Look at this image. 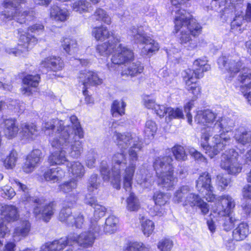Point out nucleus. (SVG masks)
Listing matches in <instances>:
<instances>
[{"label": "nucleus", "mask_w": 251, "mask_h": 251, "mask_svg": "<svg viewBox=\"0 0 251 251\" xmlns=\"http://www.w3.org/2000/svg\"><path fill=\"white\" fill-rule=\"evenodd\" d=\"M1 219L7 222L15 221L18 217L17 208L12 205H5L0 209Z\"/></svg>", "instance_id": "obj_29"}, {"label": "nucleus", "mask_w": 251, "mask_h": 251, "mask_svg": "<svg viewBox=\"0 0 251 251\" xmlns=\"http://www.w3.org/2000/svg\"><path fill=\"white\" fill-rule=\"evenodd\" d=\"M68 172L73 176V178L77 180L81 179L85 173V168L79 161L69 162L66 164Z\"/></svg>", "instance_id": "obj_27"}, {"label": "nucleus", "mask_w": 251, "mask_h": 251, "mask_svg": "<svg viewBox=\"0 0 251 251\" xmlns=\"http://www.w3.org/2000/svg\"><path fill=\"white\" fill-rule=\"evenodd\" d=\"M91 18L93 22H103L107 25L111 23V20L107 12L103 9L97 8Z\"/></svg>", "instance_id": "obj_38"}, {"label": "nucleus", "mask_w": 251, "mask_h": 251, "mask_svg": "<svg viewBox=\"0 0 251 251\" xmlns=\"http://www.w3.org/2000/svg\"><path fill=\"white\" fill-rule=\"evenodd\" d=\"M217 208L214 212L219 216L223 217V226L226 231L232 229L234 223L236 221L235 218L231 216V210L235 206L234 200L229 195H223L218 199Z\"/></svg>", "instance_id": "obj_11"}, {"label": "nucleus", "mask_w": 251, "mask_h": 251, "mask_svg": "<svg viewBox=\"0 0 251 251\" xmlns=\"http://www.w3.org/2000/svg\"><path fill=\"white\" fill-rule=\"evenodd\" d=\"M92 34L98 41H104L113 35L106 27L101 26L95 27L92 30Z\"/></svg>", "instance_id": "obj_40"}, {"label": "nucleus", "mask_w": 251, "mask_h": 251, "mask_svg": "<svg viewBox=\"0 0 251 251\" xmlns=\"http://www.w3.org/2000/svg\"><path fill=\"white\" fill-rule=\"evenodd\" d=\"M61 46L63 50L67 53H69L77 47V42L75 40L70 38H65L61 41Z\"/></svg>", "instance_id": "obj_51"}, {"label": "nucleus", "mask_w": 251, "mask_h": 251, "mask_svg": "<svg viewBox=\"0 0 251 251\" xmlns=\"http://www.w3.org/2000/svg\"><path fill=\"white\" fill-rule=\"evenodd\" d=\"M172 152L176 159L177 160L185 161L187 159L184 148L180 145H176L172 148Z\"/></svg>", "instance_id": "obj_52"}, {"label": "nucleus", "mask_w": 251, "mask_h": 251, "mask_svg": "<svg viewBox=\"0 0 251 251\" xmlns=\"http://www.w3.org/2000/svg\"><path fill=\"white\" fill-rule=\"evenodd\" d=\"M65 173L60 167L47 170L44 174V177L46 181L52 183L61 181L65 176Z\"/></svg>", "instance_id": "obj_28"}, {"label": "nucleus", "mask_w": 251, "mask_h": 251, "mask_svg": "<svg viewBox=\"0 0 251 251\" xmlns=\"http://www.w3.org/2000/svg\"><path fill=\"white\" fill-rule=\"evenodd\" d=\"M40 81V76L39 75H27L23 79V86L21 91L23 95L29 96L32 94L33 89L36 88Z\"/></svg>", "instance_id": "obj_23"}, {"label": "nucleus", "mask_w": 251, "mask_h": 251, "mask_svg": "<svg viewBox=\"0 0 251 251\" xmlns=\"http://www.w3.org/2000/svg\"><path fill=\"white\" fill-rule=\"evenodd\" d=\"M183 205L184 206L189 205L191 207L196 206L201 210L203 215L208 214L209 210L208 204L204 202L199 195L196 194L192 191L189 195L186 196Z\"/></svg>", "instance_id": "obj_21"}, {"label": "nucleus", "mask_w": 251, "mask_h": 251, "mask_svg": "<svg viewBox=\"0 0 251 251\" xmlns=\"http://www.w3.org/2000/svg\"><path fill=\"white\" fill-rule=\"evenodd\" d=\"M173 159L170 156L159 157L153 162V167L158 177V184L163 188L169 190L173 189L177 179L174 174L172 164Z\"/></svg>", "instance_id": "obj_7"}, {"label": "nucleus", "mask_w": 251, "mask_h": 251, "mask_svg": "<svg viewBox=\"0 0 251 251\" xmlns=\"http://www.w3.org/2000/svg\"><path fill=\"white\" fill-rule=\"evenodd\" d=\"M147 172L148 171L144 169L141 170L136 176L137 183L144 188H148L151 184V179L150 176H147Z\"/></svg>", "instance_id": "obj_46"}, {"label": "nucleus", "mask_w": 251, "mask_h": 251, "mask_svg": "<svg viewBox=\"0 0 251 251\" xmlns=\"http://www.w3.org/2000/svg\"><path fill=\"white\" fill-rule=\"evenodd\" d=\"M87 231H84L79 235L73 233L66 238H61L52 242L47 243L41 248V251H59L68 243L73 241L75 244H77L83 248L92 247L96 238V234L101 231V227L98 226L96 221L91 220Z\"/></svg>", "instance_id": "obj_5"}, {"label": "nucleus", "mask_w": 251, "mask_h": 251, "mask_svg": "<svg viewBox=\"0 0 251 251\" xmlns=\"http://www.w3.org/2000/svg\"><path fill=\"white\" fill-rule=\"evenodd\" d=\"M173 246V241L171 239L165 238L158 242L157 247L160 251H171Z\"/></svg>", "instance_id": "obj_54"}, {"label": "nucleus", "mask_w": 251, "mask_h": 251, "mask_svg": "<svg viewBox=\"0 0 251 251\" xmlns=\"http://www.w3.org/2000/svg\"><path fill=\"white\" fill-rule=\"evenodd\" d=\"M218 64L221 69L225 68L231 75L233 76L239 71L242 63L239 58L233 59L232 57L222 56L218 60Z\"/></svg>", "instance_id": "obj_22"}, {"label": "nucleus", "mask_w": 251, "mask_h": 251, "mask_svg": "<svg viewBox=\"0 0 251 251\" xmlns=\"http://www.w3.org/2000/svg\"><path fill=\"white\" fill-rule=\"evenodd\" d=\"M126 104L123 101L114 100L111 107V112L113 117H118L125 114Z\"/></svg>", "instance_id": "obj_42"}, {"label": "nucleus", "mask_w": 251, "mask_h": 251, "mask_svg": "<svg viewBox=\"0 0 251 251\" xmlns=\"http://www.w3.org/2000/svg\"><path fill=\"white\" fill-rule=\"evenodd\" d=\"M78 78L79 82L82 83L84 87L88 88V86L100 85L102 83V79L93 71L85 70L81 72Z\"/></svg>", "instance_id": "obj_25"}, {"label": "nucleus", "mask_w": 251, "mask_h": 251, "mask_svg": "<svg viewBox=\"0 0 251 251\" xmlns=\"http://www.w3.org/2000/svg\"><path fill=\"white\" fill-rule=\"evenodd\" d=\"M112 38L113 40H109L108 42H105L97 46L96 50L100 55L107 56L113 53L114 49L117 46L116 38H118L113 36Z\"/></svg>", "instance_id": "obj_31"}, {"label": "nucleus", "mask_w": 251, "mask_h": 251, "mask_svg": "<svg viewBox=\"0 0 251 251\" xmlns=\"http://www.w3.org/2000/svg\"><path fill=\"white\" fill-rule=\"evenodd\" d=\"M216 118L217 114L209 109L199 111L195 116V122L204 126L201 130V144L209 142L210 137L213 135L212 130Z\"/></svg>", "instance_id": "obj_13"}, {"label": "nucleus", "mask_w": 251, "mask_h": 251, "mask_svg": "<svg viewBox=\"0 0 251 251\" xmlns=\"http://www.w3.org/2000/svg\"><path fill=\"white\" fill-rule=\"evenodd\" d=\"M118 223V219L113 215L109 216L105 220V226L103 231L105 233H112L116 229V226Z\"/></svg>", "instance_id": "obj_47"}, {"label": "nucleus", "mask_w": 251, "mask_h": 251, "mask_svg": "<svg viewBox=\"0 0 251 251\" xmlns=\"http://www.w3.org/2000/svg\"><path fill=\"white\" fill-rule=\"evenodd\" d=\"M237 152L231 149L226 151L221 156V167L229 174L236 175L242 170V167L237 160Z\"/></svg>", "instance_id": "obj_17"}, {"label": "nucleus", "mask_w": 251, "mask_h": 251, "mask_svg": "<svg viewBox=\"0 0 251 251\" xmlns=\"http://www.w3.org/2000/svg\"><path fill=\"white\" fill-rule=\"evenodd\" d=\"M234 126V122L228 118L221 117L215 123L211 139L208 144H201L205 153L211 158L225 150L229 144L230 138L226 136V133L231 131Z\"/></svg>", "instance_id": "obj_3"}, {"label": "nucleus", "mask_w": 251, "mask_h": 251, "mask_svg": "<svg viewBox=\"0 0 251 251\" xmlns=\"http://www.w3.org/2000/svg\"><path fill=\"white\" fill-rule=\"evenodd\" d=\"M142 230L144 234L147 236H150L153 232L154 229L153 222L149 219H143L141 223Z\"/></svg>", "instance_id": "obj_50"}, {"label": "nucleus", "mask_w": 251, "mask_h": 251, "mask_svg": "<svg viewBox=\"0 0 251 251\" xmlns=\"http://www.w3.org/2000/svg\"><path fill=\"white\" fill-rule=\"evenodd\" d=\"M234 9L231 10L232 12H234L235 17L233 21L231 23V29H235L240 27L245 21L244 16L242 15V11L240 8H237L235 6L233 7Z\"/></svg>", "instance_id": "obj_44"}, {"label": "nucleus", "mask_w": 251, "mask_h": 251, "mask_svg": "<svg viewBox=\"0 0 251 251\" xmlns=\"http://www.w3.org/2000/svg\"><path fill=\"white\" fill-rule=\"evenodd\" d=\"M196 188L200 193L204 196L209 202H218L220 197L216 198L213 193V187L211 184V176L207 172L202 173L196 181Z\"/></svg>", "instance_id": "obj_18"}, {"label": "nucleus", "mask_w": 251, "mask_h": 251, "mask_svg": "<svg viewBox=\"0 0 251 251\" xmlns=\"http://www.w3.org/2000/svg\"><path fill=\"white\" fill-rule=\"evenodd\" d=\"M249 234V227L247 223H240L233 231V238L236 241L245 239Z\"/></svg>", "instance_id": "obj_35"}, {"label": "nucleus", "mask_w": 251, "mask_h": 251, "mask_svg": "<svg viewBox=\"0 0 251 251\" xmlns=\"http://www.w3.org/2000/svg\"><path fill=\"white\" fill-rule=\"evenodd\" d=\"M25 2V0H4L3 6L5 9H10V11L4 10L1 13V19L10 21L12 19L18 23L23 24L33 19L35 12L32 10L24 11L23 12L18 11V6Z\"/></svg>", "instance_id": "obj_10"}, {"label": "nucleus", "mask_w": 251, "mask_h": 251, "mask_svg": "<svg viewBox=\"0 0 251 251\" xmlns=\"http://www.w3.org/2000/svg\"><path fill=\"white\" fill-rule=\"evenodd\" d=\"M170 198L169 195L160 191L154 193L153 200L155 204L154 210L156 215L162 216L166 213L165 206L169 202Z\"/></svg>", "instance_id": "obj_19"}, {"label": "nucleus", "mask_w": 251, "mask_h": 251, "mask_svg": "<svg viewBox=\"0 0 251 251\" xmlns=\"http://www.w3.org/2000/svg\"><path fill=\"white\" fill-rule=\"evenodd\" d=\"M74 219H73V221L74 223L73 225H68L69 226H74L75 225L76 228H81L84 226V217L83 215L80 213L78 215H75L73 216Z\"/></svg>", "instance_id": "obj_63"}, {"label": "nucleus", "mask_w": 251, "mask_h": 251, "mask_svg": "<svg viewBox=\"0 0 251 251\" xmlns=\"http://www.w3.org/2000/svg\"><path fill=\"white\" fill-rule=\"evenodd\" d=\"M60 151H56L52 153L49 157L48 161L51 165H62L67 164L69 161L66 156V151L60 149Z\"/></svg>", "instance_id": "obj_30"}, {"label": "nucleus", "mask_w": 251, "mask_h": 251, "mask_svg": "<svg viewBox=\"0 0 251 251\" xmlns=\"http://www.w3.org/2000/svg\"><path fill=\"white\" fill-rule=\"evenodd\" d=\"M126 209L129 211H137L140 207L139 201L135 195L130 193L126 200Z\"/></svg>", "instance_id": "obj_45"}, {"label": "nucleus", "mask_w": 251, "mask_h": 251, "mask_svg": "<svg viewBox=\"0 0 251 251\" xmlns=\"http://www.w3.org/2000/svg\"><path fill=\"white\" fill-rule=\"evenodd\" d=\"M4 133L9 138L14 137L18 133L19 128L16 124V121L12 119H8L4 121Z\"/></svg>", "instance_id": "obj_37"}, {"label": "nucleus", "mask_w": 251, "mask_h": 251, "mask_svg": "<svg viewBox=\"0 0 251 251\" xmlns=\"http://www.w3.org/2000/svg\"><path fill=\"white\" fill-rule=\"evenodd\" d=\"M72 128L70 126H65L64 123L58 119H51L45 123L42 129L50 136V141L52 145L53 140L60 139L61 134L67 133Z\"/></svg>", "instance_id": "obj_15"}, {"label": "nucleus", "mask_w": 251, "mask_h": 251, "mask_svg": "<svg viewBox=\"0 0 251 251\" xmlns=\"http://www.w3.org/2000/svg\"><path fill=\"white\" fill-rule=\"evenodd\" d=\"M114 138L116 140L118 148L121 150L120 152H117L112 157V168L111 171L108 169L106 161H102L100 166L101 175L104 181H111L113 187L117 189L120 188V170L124 169L126 164V158L124 153V150L131 147L134 142L135 136H133L130 133L121 134L115 132Z\"/></svg>", "instance_id": "obj_1"}, {"label": "nucleus", "mask_w": 251, "mask_h": 251, "mask_svg": "<svg viewBox=\"0 0 251 251\" xmlns=\"http://www.w3.org/2000/svg\"><path fill=\"white\" fill-rule=\"evenodd\" d=\"M21 133L25 139L33 140L38 135V130L33 123H24L21 125Z\"/></svg>", "instance_id": "obj_33"}, {"label": "nucleus", "mask_w": 251, "mask_h": 251, "mask_svg": "<svg viewBox=\"0 0 251 251\" xmlns=\"http://www.w3.org/2000/svg\"><path fill=\"white\" fill-rule=\"evenodd\" d=\"M77 187V180L75 178H72L69 181H65L60 184L58 189L60 191L65 194H68L75 192Z\"/></svg>", "instance_id": "obj_43"}, {"label": "nucleus", "mask_w": 251, "mask_h": 251, "mask_svg": "<svg viewBox=\"0 0 251 251\" xmlns=\"http://www.w3.org/2000/svg\"><path fill=\"white\" fill-rule=\"evenodd\" d=\"M150 249L149 245L146 246L142 243H130L124 251H147Z\"/></svg>", "instance_id": "obj_58"}, {"label": "nucleus", "mask_w": 251, "mask_h": 251, "mask_svg": "<svg viewBox=\"0 0 251 251\" xmlns=\"http://www.w3.org/2000/svg\"><path fill=\"white\" fill-rule=\"evenodd\" d=\"M143 71V67L139 61L130 64L128 67L124 70L121 73L122 75L134 76L141 74Z\"/></svg>", "instance_id": "obj_39"}, {"label": "nucleus", "mask_w": 251, "mask_h": 251, "mask_svg": "<svg viewBox=\"0 0 251 251\" xmlns=\"http://www.w3.org/2000/svg\"><path fill=\"white\" fill-rule=\"evenodd\" d=\"M207 61L205 59H198L193 63L194 70L188 69L185 70L183 77L188 91H191L193 94L197 96L200 93V88L196 84L198 78L202 77L203 73L210 70V66L207 63Z\"/></svg>", "instance_id": "obj_9"}, {"label": "nucleus", "mask_w": 251, "mask_h": 251, "mask_svg": "<svg viewBox=\"0 0 251 251\" xmlns=\"http://www.w3.org/2000/svg\"><path fill=\"white\" fill-rule=\"evenodd\" d=\"M117 46L114 49V54L111 58V64H108V68L110 71L114 70L115 68L113 67L114 65H121L131 61L133 58V53L129 49L124 46L120 43V39L116 38Z\"/></svg>", "instance_id": "obj_16"}, {"label": "nucleus", "mask_w": 251, "mask_h": 251, "mask_svg": "<svg viewBox=\"0 0 251 251\" xmlns=\"http://www.w3.org/2000/svg\"><path fill=\"white\" fill-rule=\"evenodd\" d=\"M155 123L151 120H148L146 123L145 133L149 138H153L157 130Z\"/></svg>", "instance_id": "obj_55"}, {"label": "nucleus", "mask_w": 251, "mask_h": 251, "mask_svg": "<svg viewBox=\"0 0 251 251\" xmlns=\"http://www.w3.org/2000/svg\"><path fill=\"white\" fill-rule=\"evenodd\" d=\"M129 31L135 42L144 45L142 50V52L144 54L150 56L158 50V43L145 32L142 26H132Z\"/></svg>", "instance_id": "obj_14"}, {"label": "nucleus", "mask_w": 251, "mask_h": 251, "mask_svg": "<svg viewBox=\"0 0 251 251\" xmlns=\"http://www.w3.org/2000/svg\"><path fill=\"white\" fill-rule=\"evenodd\" d=\"M142 148L141 141L139 138H135L133 145L130 147L128 150V166H125V175L124 176V188L126 191L130 192L132 184V178L135 172L136 163L138 160V152Z\"/></svg>", "instance_id": "obj_12"}, {"label": "nucleus", "mask_w": 251, "mask_h": 251, "mask_svg": "<svg viewBox=\"0 0 251 251\" xmlns=\"http://www.w3.org/2000/svg\"><path fill=\"white\" fill-rule=\"evenodd\" d=\"M63 67V61L59 57L56 56L46 58L41 62L40 66L43 73H47L49 71L54 72L60 71Z\"/></svg>", "instance_id": "obj_20"}, {"label": "nucleus", "mask_w": 251, "mask_h": 251, "mask_svg": "<svg viewBox=\"0 0 251 251\" xmlns=\"http://www.w3.org/2000/svg\"><path fill=\"white\" fill-rule=\"evenodd\" d=\"M168 114L170 119H180L183 118L184 117L182 110L178 108H173L171 107H168Z\"/></svg>", "instance_id": "obj_61"}, {"label": "nucleus", "mask_w": 251, "mask_h": 251, "mask_svg": "<svg viewBox=\"0 0 251 251\" xmlns=\"http://www.w3.org/2000/svg\"><path fill=\"white\" fill-rule=\"evenodd\" d=\"M94 212V218H91L90 221L92 220L93 222L96 221L98 226V220L102 217L104 216L106 212V208L100 204L95 205Z\"/></svg>", "instance_id": "obj_56"}, {"label": "nucleus", "mask_w": 251, "mask_h": 251, "mask_svg": "<svg viewBox=\"0 0 251 251\" xmlns=\"http://www.w3.org/2000/svg\"><path fill=\"white\" fill-rule=\"evenodd\" d=\"M91 7V5L89 2L82 0L75 2L73 5V10L79 13L87 12Z\"/></svg>", "instance_id": "obj_49"}, {"label": "nucleus", "mask_w": 251, "mask_h": 251, "mask_svg": "<svg viewBox=\"0 0 251 251\" xmlns=\"http://www.w3.org/2000/svg\"><path fill=\"white\" fill-rule=\"evenodd\" d=\"M192 191V188L188 185H183L179 187L175 193L174 201L175 202H184L186 196Z\"/></svg>", "instance_id": "obj_41"}, {"label": "nucleus", "mask_w": 251, "mask_h": 251, "mask_svg": "<svg viewBox=\"0 0 251 251\" xmlns=\"http://www.w3.org/2000/svg\"><path fill=\"white\" fill-rule=\"evenodd\" d=\"M71 207H64L59 213V220L61 222L66 223L67 225H73L74 222L73 216L72 215Z\"/></svg>", "instance_id": "obj_48"}, {"label": "nucleus", "mask_w": 251, "mask_h": 251, "mask_svg": "<svg viewBox=\"0 0 251 251\" xmlns=\"http://www.w3.org/2000/svg\"><path fill=\"white\" fill-rule=\"evenodd\" d=\"M78 192L77 191L66 194L64 204L67 207H72L78 199Z\"/></svg>", "instance_id": "obj_59"}, {"label": "nucleus", "mask_w": 251, "mask_h": 251, "mask_svg": "<svg viewBox=\"0 0 251 251\" xmlns=\"http://www.w3.org/2000/svg\"><path fill=\"white\" fill-rule=\"evenodd\" d=\"M30 230V224L28 221H23L16 227L13 232L15 241H19L21 238L26 236Z\"/></svg>", "instance_id": "obj_34"}, {"label": "nucleus", "mask_w": 251, "mask_h": 251, "mask_svg": "<svg viewBox=\"0 0 251 251\" xmlns=\"http://www.w3.org/2000/svg\"><path fill=\"white\" fill-rule=\"evenodd\" d=\"M230 180L222 175H219L217 176V183L221 190H224L229 184Z\"/></svg>", "instance_id": "obj_62"}, {"label": "nucleus", "mask_w": 251, "mask_h": 251, "mask_svg": "<svg viewBox=\"0 0 251 251\" xmlns=\"http://www.w3.org/2000/svg\"><path fill=\"white\" fill-rule=\"evenodd\" d=\"M97 153L94 150H90L86 155L85 164L87 167L91 169L95 167Z\"/></svg>", "instance_id": "obj_60"}, {"label": "nucleus", "mask_w": 251, "mask_h": 251, "mask_svg": "<svg viewBox=\"0 0 251 251\" xmlns=\"http://www.w3.org/2000/svg\"><path fill=\"white\" fill-rule=\"evenodd\" d=\"M144 105L148 109H153L154 107L157 105L155 103V100L150 96H145L143 98Z\"/></svg>", "instance_id": "obj_64"}, {"label": "nucleus", "mask_w": 251, "mask_h": 251, "mask_svg": "<svg viewBox=\"0 0 251 251\" xmlns=\"http://www.w3.org/2000/svg\"><path fill=\"white\" fill-rule=\"evenodd\" d=\"M238 80L243 85L240 91L248 101H251V92L248 91L251 88V72L248 69H244L238 76Z\"/></svg>", "instance_id": "obj_24"}, {"label": "nucleus", "mask_w": 251, "mask_h": 251, "mask_svg": "<svg viewBox=\"0 0 251 251\" xmlns=\"http://www.w3.org/2000/svg\"><path fill=\"white\" fill-rule=\"evenodd\" d=\"M234 137L237 142L242 145L250 144L251 143V131L240 127L235 130Z\"/></svg>", "instance_id": "obj_32"}, {"label": "nucleus", "mask_w": 251, "mask_h": 251, "mask_svg": "<svg viewBox=\"0 0 251 251\" xmlns=\"http://www.w3.org/2000/svg\"><path fill=\"white\" fill-rule=\"evenodd\" d=\"M42 153L40 150H33L28 154L23 166L24 171L25 173H31L33 171L37 164L40 162Z\"/></svg>", "instance_id": "obj_26"}, {"label": "nucleus", "mask_w": 251, "mask_h": 251, "mask_svg": "<svg viewBox=\"0 0 251 251\" xmlns=\"http://www.w3.org/2000/svg\"><path fill=\"white\" fill-rule=\"evenodd\" d=\"M50 17L56 21L63 22L69 17V13L67 9H61L57 5H53L50 9Z\"/></svg>", "instance_id": "obj_36"}, {"label": "nucleus", "mask_w": 251, "mask_h": 251, "mask_svg": "<svg viewBox=\"0 0 251 251\" xmlns=\"http://www.w3.org/2000/svg\"><path fill=\"white\" fill-rule=\"evenodd\" d=\"M100 184V179L97 174L92 175L88 181L87 189L89 193L93 192L95 190H97Z\"/></svg>", "instance_id": "obj_53"}, {"label": "nucleus", "mask_w": 251, "mask_h": 251, "mask_svg": "<svg viewBox=\"0 0 251 251\" xmlns=\"http://www.w3.org/2000/svg\"><path fill=\"white\" fill-rule=\"evenodd\" d=\"M10 180L14 187L18 188L19 190L24 193V195L22 197V200L32 205V212L34 216L37 219H42L44 221L48 222L55 211V204L54 202H50L42 205L43 204L42 199L28 195V188L25 185L14 178H11Z\"/></svg>", "instance_id": "obj_6"}, {"label": "nucleus", "mask_w": 251, "mask_h": 251, "mask_svg": "<svg viewBox=\"0 0 251 251\" xmlns=\"http://www.w3.org/2000/svg\"><path fill=\"white\" fill-rule=\"evenodd\" d=\"M44 26L41 24H35L28 27L27 32L20 35L17 48H6L5 51L14 56H25L29 49L37 43L35 35L42 33Z\"/></svg>", "instance_id": "obj_8"}, {"label": "nucleus", "mask_w": 251, "mask_h": 251, "mask_svg": "<svg viewBox=\"0 0 251 251\" xmlns=\"http://www.w3.org/2000/svg\"><path fill=\"white\" fill-rule=\"evenodd\" d=\"M72 128L67 133L61 134L60 139L53 140L52 147L64 149L71 157L78 158L83 151L82 142L77 139L83 138V131L77 118L73 115L70 118Z\"/></svg>", "instance_id": "obj_4"}, {"label": "nucleus", "mask_w": 251, "mask_h": 251, "mask_svg": "<svg viewBox=\"0 0 251 251\" xmlns=\"http://www.w3.org/2000/svg\"><path fill=\"white\" fill-rule=\"evenodd\" d=\"M177 15L175 19V29L177 33L181 28L180 43L188 50L195 49L197 46V41L191 38L190 34L196 36L200 34L201 27L196 19L188 12L182 9L176 11Z\"/></svg>", "instance_id": "obj_2"}, {"label": "nucleus", "mask_w": 251, "mask_h": 251, "mask_svg": "<svg viewBox=\"0 0 251 251\" xmlns=\"http://www.w3.org/2000/svg\"><path fill=\"white\" fill-rule=\"evenodd\" d=\"M17 159V153L15 151H12L9 156L3 161V164L6 169H12L16 164Z\"/></svg>", "instance_id": "obj_57"}]
</instances>
